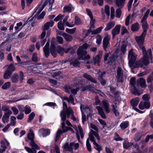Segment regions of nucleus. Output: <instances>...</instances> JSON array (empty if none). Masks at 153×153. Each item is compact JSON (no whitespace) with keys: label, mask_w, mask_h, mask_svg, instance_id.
<instances>
[{"label":"nucleus","mask_w":153,"mask_h":153,"mask_svg":"<svg viewBox=\"0 0 153 153\" xmlns=\"http://www.w3.org/2000/svg\"><path fill=\"white\" fill-rule=\"evenodd\" d=\"M142 52L143 57L136 64V68L142 67L143 65H147L149 64V59H152V52L150 48L148 49L147 51L145 50Z\"/></svg>","instance_id":"f257e3e1"},{"label":"nucleus","mask_w":153,"mask_h":153,"mask_svg":"<svg viewBox=\"0 0 153 153\" xmlns=\"http://www.w3.org/2000/svg\"><path fill=\"white\" fill-rule=\"evenodd\" d=\"M137 55L132 51L130 50L128 52V59L129 60V65L131 69L136 68V64L135 65L134 62L136 60Z\"/></svg>","instance_id":"f03ea898"},{"label":"nucleus","mask_w":153,"mask_h":153,"mask_svg":"<svg viewBox=\"0 0 153 153\" xmlns=\"http://www.w3.org/2000/svg\"><path fill=\"white\" fill-rule=\"evenodd\" d=\"M79 147V143L75 142L70 143L69 144L68 143H66L63 146L64 150L69 151L71 153L74 152L73 150H76Z\"/></svg>","instance_id":"7ed1b4c3"},{"label":"nucleus","mask_w":153,"mask_h":153,"mask_svg":"<svg viewBox=\"0 0 153 153\" xmlns=\"http://www.w3.org/2000/svg\"><path fill=\"white\" fill-rule=\"evenodd\" d=\"M146 35L142 33L140 36L135 37L136 41L138 44V48L142 50V51L146 50L145 47L143 46L144 39Z\"/></svg>","instance_id":"20e7f679"},{"label":"nucleus","mask_w":153,"mask_h":153,"mask_svg":"<svg viewBox=\"0 0 153 153\" xmlns=\"http://www.w3.org/2000/svg\"><path fill=\"white\" fill-rule=\"evenodd\" d=\"M150 12V11L149 9L147 10L144 16L141 20V22L142 23V27L143 30V32L142 33L143 34L146 35V34L147 30L148 28V26L146 20Z\"/></svg>","instance_id":"39448f33"},{"label":"nucleus","mask_w":153,"mask_h":153,"mask_svg":"<svg viewBox=\"0 0 153 153\" xmlns=\"http://www.w3.org/2000/svg\"><path fill=\"white\" fill-rule=\"evenodd\" d=\"M79 88L78 85H74L72 86L65 87V90L66 92L70 93L71 92L72 94L76 95L79 90Z\"/></svg>","instance_id":"423d86ee"},{"label":"nucleus","mask_w":153,"mask_h":153,"mask_svg":"<svg viewBox=\"0 0 153 153\" xmlns=\"http://www.w3.org/2000/svg\"><path fill=\"white\" fill-rule=\"evenodd\" d=\"M63 110L61 112L60 116L61 120L63 121H64L66 120V111L70 107L67 108V105L65 102H63Z\"/></svg>","instance_id":"0eeeda50"},{"label":"nucleus","mask_w":153,"mask_h":153,"mask_svg":"<svg viewBox=\"0 0 153 153\" xmlns=\"http://www.w3.org/2000/svg\"><path fill=\"white\" fill-rule=\"evenodd\" d=\"M73 128L76 131V137L79 142H80V138L79 135V131H79V133L80 134V136L82 138H83L84 137V134L83 133V130L81 127L80 126H78V128H77V126H76L73 127Z\"/></svg>","instance_id":"6e6552de"},{"label":"nucleus","mask_w":153,"mask_h":153,"mask_svg":"<svg viewBox=\"0 0 153 153\" xmlns=\"http://www.w3.org/2000/svg\"><path fill=\"white\" fill-rule=\"evenodd\" d=\"M150 107V103L149 101H142L138 105L140 109L143 110L144 109H148Z\"/></svg>","instance_id":"1a4fd4ad"},{"label":"nucleus","mask_w":153,"mask_h":153,"mask_svg":"<svg viewBox=\"0 0 153 153\" xmlns=\"http://www.w3.org/2000/svg\"><path fill=\"white\" fill-rule=\"evenodd\" d=\"M90 126L91 128L94 129L95 131L91 129V132L89 133V134H91L93 135L94 134V136L96 137L98 140H99L100 139V137L99 136V135L98 133V129L96 126L93 124H91Z\"/></svg>","instance_id":"9d476101"},{"label":"nucleus","mask_w":153,"mask_h":153,"mask_svg":"<svg viewBox=\"0 0 153 153\" xmlns=\"http://www.w3.org/2000/svg\"><path fill=\"white\" fill-rule=\"evenodd\" d=\"M89 139L90 140L93 142V144H94V148L97 150L99 153L102 150V149L101 147L94 140V137L91 134H89Z\"/></svg>","instance_id":"9b49d317"},{"label":"nucleus","mask_w":153,"mask_h":153,"mask_svg":"<svg viewBox=\"0 0 153 153\" xmlns=\"http://www.w3.org/2000/svg\"><path fill=\"white\" fill-rule=\"evenodd\" d=\"M110 39V37L108 35L106 36L103 40V47L105 51H107V49L109 46L110 43L109 41Z\"/></svg>","instance_id":"f8f14e48"},{"label":"nucleus","mask_w":153,"mask_h":153,"mask_svg":"<svg viewBox=\"0 0 153 153\" xmlns=\"http://www.w3.org/2000/svg\"><path fill=\"white\" fill-rule=\"evenodd\" d=\"M117 75L116 78L117 81L119 82H123L124 79L123 76V71L121 69L118 67L117 71Z\"/></svg>","instance_id":"ddd939ff"},{"label":"nucleus","mask_w":153,"mask_h":153,"mask_svg":"<svg viewBox=\"0 0 153 153\" xmlns=\"http://www.w3.org/2000/svg\"><path fill=\"white\" fill-rule=\"evenodd\" d=\"M137 85L142 88H145L146 87V80L143 78H140L137 80Z\"/></svg>","instance_id":"4468645a"},{"label":"nucleus","mask_w":153,"mask_h":153,"mask_svg":"<svg viewBox=\"0 0 153 153\" xmlns=\"http://www.w3.org/2000/svg\"><path fill=\"white\" fill-rule=\"evenodd\" d=\"M101 105L104 108L106 113H109L110 111L109 108V104L108 101L105 100H102Z\"/></svg>","instance_id":"2eb2a0df"},{"label":"nucleus","mask_w":153,"mask_h":153,"mask_svg":"<svg viewBox=\"0 0 153 153\" xmlns=\"http://www.w3.org/2000/svg\"><path fill=\"white\" fill-rule=\"evenodd\" d=\"M50 52L53 56L55 58L57 55V51H56V47L54 43L51 41L50 47Z\"/></svg>","instance_id":"dca6fc26"},{"label":"nucleus","mask_w":153,"mask_h":153,"mask_svg":"<svg viewBox=\"0 0 153 153\" xmlns=\"http://www.w3.org/2000/svg\"><path fill=\"white\" fill-rule=\"evenodd\" d=\"M120 27L121 25H116L112 29L111 33L113 37L119 33Z\"/></svg>","instance_id":"f3484780"},{"label":"nucleus","mask_w":153,"mask_h":153,"mask_svg":"<svg viewBox=\"0 0 153 153\" xmlns=\"http://www.w3.org/2000/svg\"><path fill=\"white\" fill-rule=\"evenodd\" d=\"M102 29V27H100L92 31L91 28H90L88 30V33L86 34V36H87L88 34L91 33V34H96L99 33L101 32Z\"/></svg>","instance_id":"a211bd4d"},{"label":"nucleus","mask_w":153,"mask_h":153,"mask_svg":"<svg viewBox=\"0 0 153 153\" xmlns=\"http://www.w3.org/2000/svg\"><path fill=\"white\" fill-rule=\"evenodd\" d=\"M50 131L48 129L41 128L39 130V133L43 137H46L50 134Z\"/></svg>","instance_id":"6ab92c4d"},{"label":"nucleus","mask_w":153,"mask_h":153,"mask_svg":"<svg viewBox=\"0 0 153 153\" xmlns=\"http://www.w3.org/2000/svg\"><path fill=\"white\" fill-rule=\"evenodd\" d=\"M66 114L67 117L69 118L70 116L71 117V119L74 121H76V119L73 115V111L72 109L69 108L66 111Z\"/></svg>","instance_id":"aec40b11"},{"label":"nucleus","mask_w":153,"mask_h":153,"mask_svg":"<svg viewBox=\"0 0 153 153\" xmlns=\"http://www.w3.org/2000/svg\"><path fill=\"white\" fill-rule=\"evenodd\" d=\"M9 143L6 140L1 141V146L2 148V149H0V153H2L5 151V149L7 148V146H9Z\"/></svg>","instance_id":"412c9836"},{"label":"nucleus","mask_w":153,"mask_h":153,"mask_svg":"<svg viewBox=\"0 0 153 153\" xmlns=\"http://www.w3.org/2000/svg\"><path fill=\"white\" fill-rule=\"evenodd\" d=\"M69 18V16H67L63 20V23L65 24L66 26L69 27H73L74 26L73 21L70 22V23L67 21L68 19Z\"/></svg>","instance_id":"4be33fe9"},{"label":"nucleus","mask_w":153,"mask_h":153,"mask_svg":"<svg viewBox=\"0 0 153 153\" xmlns=\"http://www.w3.org/2000/svg\"><path fill=\"white\" fill-rule=\"evenodd\" d=\"M49 42H47L43 48V51L45 53V56L47 58L48 57L50 54L49 49Z\"/></svg>","instance_id":"5701e85b"},{"label":"nucleus","mask_w":153,"mask_h":153,"mask_svg":"<svg viewBox=\"0 0 153 153\" xmlns=\"http://www.w3.org/2000/svg\"><path fill=\"white\" fill-rule=\"evenodd\" d=\"M102 54V52L100 51L99 52L98 54L96 55L95 57L93 58L94 62L95 64L99 63L100 62Z\"/></svg>","instance_id":"b1692460"},{"label":"nucleus","mask_w":153,"mask_h":153,"mask_svg":"<svg viewBox=\"0 0 153 153\" xmlns=\"http://www.w3.org/2000/svg\"><path fill=\"white\" fill-rule=\"evenodd\" d=\"M80 108L82 114L85 113L88 114L90 112V109L88 106H85L83 105H81Z\"/></svg>","instance_id":"393cba45"},{"label":"nucleus","mask_w":153,"mask_h":153,"mask_svg":"<svg viewBox=\"0 0 153 153\" xmlns=\"http://www.w3.org/2000/svg\"><path fill=\"white\" fill-rule=\"evenodd\" d=\"M139 98L137 97L132 99L130 101V103L133 109L134 108H136L135 107L137 105L139 101Z\"/></svg>","instance_id":"a878e982"},{"label":"nucleus","mask_w":153,"mask_h":153,"mask_svg":"<svg viewBox=\"0 0 153 153\" xmlns=\"http://www.w3.org/2000/svg\"><path fill=\"white\" fill-rule=\"evenodd\" d=\"M131 91L133 94L136 95H140L142 94L143 90H138L134 87H132L131 89Z\"/></svg>","instance_id":"bb28decb"},{"label":"nucleus","mask_w":153,"mask_h":153,"mask_svg":"<svg viewBox=\"0 0 153 153\" xmlns=\"http://www.w3.org/2000/svg\"><path fill=\"white\" fill-rule=\"evenodd\" d=\"M111 106L112 107V110L116 116H118L119 115V108L117 105H112Z\"/></svg>","instance_id":"cd10ccee"},{"label":"nucleus","mask_w":153,"mask_h":153,"mask_svg":"<svg viewBox=\"0 0 153 153\" xmlns=\"http://www.w3.org/2000/svg\"><path fill=\"white\" fill-rule=\"evenodd\" d=\"M125 1L124 0H116V5L120 8H122L124 5Z\"/></svg>","instance_id":"c85d7f7f"},{"label":"nucleus","mask_w":153,"mask_h":153,"mask_svg":"<svg viewBox=\"0 0 153 153\" xmlns=\"http://www.w3.org/2000/svg\"><path fill=\"white\" fill-rule=\"evenodd\" d=\"M62 127L63 130L62 132H66L68 130L71 131L73 133H74V132L72 128L68 127H65V123L63 122L62 123Z\"/></svg>","instance_id":"c756f323"},{"label":"nucleus","mask_w":153,"mask_h":153,"mask_svg":"<svg viewBox=\"0 0 153 153\" xmlns=\"http://www.w3.org/2000/svg\"><path fill=\"white\" fill-rule=\"evenodd\" d=\"M29 133L27 134V138L30 141L34 140V134L33 130L30 128L29 130Z\"/></svg>","instance_id":"7c9ffc66"},{"label":"nucleus","mask_w":153,"mask_h":153,"mask_svg":"<svg viewBox=\"0 0 153 153\" xmlns=\"http://www.w3.org/2000/svg\"><path fill=\"white\" fill-rule=\"evenodd\" d=\"M96 108L97 110L98 113L101 117L104 119L105 118L106 116L102 108L100 106H97L96 107Z\"/></svg>","instance_id":"2f4dec72"},{"label":"nucleus","mask_w":153,"mask_h":153,"mask_svg":"<svg viewBox=\"0 0 153 153\" xmlns=\"http://www.w3.org/2000/svg\"><path fill=\"white\" fill-rule=\"evenodd\" d=\"M83 76L84 78L92 82L95 83H97V81L94 79L93 78L92 76L89 75L87 74H84Z\"/></svg>","instance_id":"473e14b6"},{"label":"nucleus","mask_w":153,"mask_h":153,"mask_svg":"<svg viewBox=\"0 0 153 153\" xmlns=\"http://www.w3.org/2000/svg\"><path fill=\"white\" fill-rule=\"evenodd\" d=\"M54 22L50 21L46 23L44 26V29L45 30H48L50 27H52L53 25Z\"/></svg>","instance_id":"72a5a7b5"},{"label":"nucleus","mask_w":153,"mask_h":153,"mask_svg":"<svg viewBox=\"0 0 153 153\" xmlns=\"http://www.w3.org/2000/svg\"><path fill=\"white\" fill-rule=\"evenodd\" d=\"M77 54L79 58H82L83 56L85 55L87 53V51L85 50H79V49H78Z\"/></svg>","instance_id":"f704fd0d"},{"label":"nucleus","mask_w":153,"mask_h":153,"mask_svg":"<svg viewBox=\"0 0 153 153\" xmlns=\"http://www.w3.org/2000/svg\"><path fill=\"white\" fill-rule=\"evenodd\" d=\"M11 114H4L2 118L3 123L5 124L7 123L9 121L10 116Z\"/></svg>","instance_id":"c9c22d12"},{"label":"nucleus","mask_w":153,"mask_h":153,"mask_svg":"<svg viewBox=\"0 0 153 153\" xmlns=\"http://www.w3.org/2000/svg\"><path fill=\"white\" fill-rule=\"evenodd\" d=\"M29 145L31 147L32 149L39 150L40 149L39 146L35 143L34 140L30 141L29 143Z\"/></svg>","instance_id":"e433bc0d"},{"label":"nucleus","mask_w":153,"mask_h":153,"mask_svg":"<svg viewBox=\"0 0 153 153\" xmlns=\"http://www.w3.org/2000/svg\"><path fill=\"white\" fill-rule=\"evenodd\" d=\"M12 82L14 83L17 82L19 79V76L16 74H14L12 76L11 78Z\"/></svg>","instance_id":"4c0bfd02"},{"label":"nucleus","mask_w":153,"mask_h":153,"mask_svg":"<svg viewBox=\"0 0 153 153\" xmlns=\"http://www.w3.org/2000/svg\"><path fill=\"white\" fill-rule=\"evenodd\" d=\"M115 25V23L114 22H112L108 23L106 27L105 28V31H107L110 30Z\"/></svg>","instance_id":"58836bf2"},{"label":"nucleus","mask_w":153,"mask_h":153,"mask_svg":"<svg viewBox=\"0 0 153 153\" xmlns=\"http://www.w3.org/2000/svg\"><path fill=\"white\" fill-rule=\"evenodd\" d=\"M12 72L6 70L4 72V74L3 78L5 79H9L11 76L12 75Z\"/></svg>","instance_id":"ea45409f"},{"label":"nucleus","mask_w":153,"mask_h":153,"mask_svg":"<svg viewBox=\"0 0 153 153\" xmlns=\"http://www.w3.org/2000/svg\"><path fill=\"white\" fill-rule=\"evenodd\" d=\"M2 109L5 112L4 114H12V112L9 109V108L7 106H2Z\"/></svg>","instance_id":"a19ab883"},{"label":"nucleus","mask_w":153,"mask_h":153,"mask_svg":"<svg viewBox=\"0 0 153 153\" xmlns=\"http://www.w3.org/2000/svg\"><path fill=\"white\" fill-rule=\"evenodd\" d=\"M73 9V6L71 4H69L64 7V12H71Z\"/></svg>","instance_id":"79ce46f5"},{"label":"nucleus","mask_w":153,"mask_h":153,"mask_svg":"<svg viewBox=\"0 0 153 153\" xmlns=\"http://www.w3.org/2000/svg\"><path fill=\"white\" fill-rule=\"evenodd\" d=\"M128 126V121L122 122L120 125V128L123 130H124L127 128Z\"/></svg>","instance_id":"37998d69"},{"label":"nucleus","mask_w":153,"mask_h":153,"mask_svg":"<svg viewBox=\"0 0 153 153\" xmlns=\"http://www.w3.org/2000/svg\"><path fill=\"white\" fill-rule=\"evenodd\" d=\"M139 28V25L137 23H136L132 25L131 30L133 31H136L138 30Z\"/></svg>","instance_id":"c03bdc74"},{"label":"nucleus","mask_w":153,"mask_h":153,"mask_svg":"<svg viewBox=\"0 0 153 153\" xmlns=\"http://www.w3.org/2000/svg\"><path fill=\"white\" fill-rule=\"evenodd\" d=\"M64 37L65 39L68 42L71 41L73 39V37L71 35L66 33L64 35Z\"/></svg>","instance_id":"a18cd8bd"},{"label":"nucleus","mask_w":153,"mask_h":153,"mask_svg":"<svg viewBox=\"0 0 153 153\" xmlns=\"http://www.w3.org/2000/svg\"><path fill=\"white\" fill-rule=\"evenodd\" d=\"M57 52L61 56H62L64 52V49L62 47L59 46L57 49Z\"/></svg>","instance_id":"49530a36"},{"label":"nucleus","mask_w":153,"mask_h":153,"mask_svg":"<svg viewBox=\"0 0 153 153\" xmlns=\"http://www.w3.org/2000/svg\"><path fill=\"white\" fill-rule=\"evenodd\" d=\"M70 64L71 65H72L74 67L78 66L80 64V62L77 60H73L70 62Z\"/></svg>","instance_id":"de8ad7c7"},{"label":"nucleus","mask_w":153,"mask_h":153,"mask_svg":"<svg viewBox=\"0 0 153 153\" xmlns=\"http://www.w3.org/2000/svg\"><path fill=\"white\" fill-rule=\"evenodd\" d=\"M24 148L28 153H36V151L35 149H33L27 146H25Z\"/></svg>","instance_id":"09e8293b"},{"label":"nucleus","mask_w":153,"mask_h":153,"mask_svg":"<svg viewBox=\"0 0 153 153\" xmlns=\"http://www.w3.org/2000/svg\"><path fill=\"white\" fill-rule=\"evenodd\" d=\"M89 137L87 139L86 141V146L87 148V149L88 150L89 152H91V146L90 144L89 143Z\"/></svg>","instance_id":"8fccbe9b"},{"label":"nucleus","mask_w":153,"mask_h":153,"mask_svg":"<svg viewBox=\"0 0 153 153\" xmlns=\"http://www.w3.org/2000/svg\"><path fill=\"white\" fill-rule=\"evenodd\" d=\"M11 86V83L10 82H5L2 86V88L3 89H6L9 88Z\"/></svg>","instance_id":"3c124183"},{"label":"nucleus","mask_w":153,"mask_h":153,"mask_svg":"<svg viewBox=\"0 0 153 153\" xmlns=\"http://www.w3.org/2000/svg\"><path fill=\"white\" fill-rule=\"evenodd\" d=\"M123 145L124 148L128 149L133 145V143H129L126 141H125L123 143Z\"/></svg>","instance_id":"603ef678"},{"label":"nucleus","mask_w":153,"mask_h":153,"mask_svg":"<svg viewBox=\"0 0 153 153\" xmlns=\"http://www.w3.org/2000/svg\"><path fill=\"white\" fill-rule=\"evenodd\" d=\"M90 28H93L94 27V23L95 21V19L93 18V17L92 16L90 17Z\"/></svg>","instance_id":"864d4df0"},{"label":"nucleus","mask_w":153,"mask_h":153,"mask_svg":"<svg viewBox=\"0 0 153 153\" xmlns=\"http://www.w3.org/2000/svg\"><path fill=\"white\" fill-rule=\"evenodd\" d=\"M16 117L13 116H12L11 117V122L10 123L8 124H10V126H14L16 125Z\"/></svg>","instance_id":"5fc2aeb1"},{"label":"nucleus","mask_w":153,"mask_h":153,"mask_svg":"<svg viewBox=\"0 0 153 153\" xmlns=\"http://www.w3.org/2000/svg\"><path fill=\"white\" fill-rule=\"evenodd\" d=\"M126 47L127 45L126 44H123L121 46L120 50L121 52L123 53V54H124L125 52L127 51L126 49Z\"/></svg>","instance_id":"6e6d98bb"},{"label":"nucleus","mask_w":153,"mask_h":153,"mask_svg":"<svg viewBox=\"0 0 153 153\" xmlns=\"http://www.w3.org/2000/svg\"><path fill=\"white\" fill-rule=\"evenodd\" d=\"M24 110L25 113L26 114H29L31 111V110L30 107L27 105H26L25 107Z\"/></svg>","instance_id":"4d7b16f0"},{"label":"nucleus","mask_w":153,"mask_h":153,"mask_svg":"<svg viewBox=\"0 0 153 153\" xmlns=\"http://www.w3.org/2000/svg\"><path fill=\"white\" fill-rule=\"evenodd\" d=\"M76 28H74L72 29L67 28L66 29L65 31L68 33L73 34L76 31Z\"/></svg>","instance_id":"13d9d810"},{"label":"nucleus","mask_w":153,"mask_h":153,"mask_svg":"<svg viewBox=\"0 0 153 153\" xmlns=\"http://www.w3.org/2000/svg\"><path fill=\"white\" fill-rule=\"evenodd\" d=\"M121 15V10L120 8H118L116 11V17L118 18H120Z\"/></svg>","instance_id":"bf43d9fd"},{"label":"nucleus","mask_w":153,"mask_h":153,"mask_svg":"<svg viewBox=\"0 0 153 153\" xmlns=\"http://www.w3.org/2000/svg\"><path fill=\"white\" fill-rule=\"evenodd\" d=\"M81 21L80 19L76 16H75V21L74 23V26L75 25H79L81 24Z\"/></svg>","instance_id":"052dcab7"},{"label":"nucleus","mask_w":153,"mask_h":153,"mask_svg":"<svg viewBox=\"0 0 153 153\" xmlns=\"http://www.w3.org/2000/svg\"><path fill=\"white\" fill-rule=\"evenodd\" d=\"M22 25V23L21 22H20L19 23H17L16 24V26L15 27V29L18 32L22 28V27H20Z\"/></svg>","instance_id":"680f3d73"},{"label":"nucleus","mask_w":153,"mask_h":153,"mask_svg":"<svg viewBox=\"0 0 153 153\" xmlns=\"http://www.w3.org/2000/svg\"><path fill=\"white\" fill-rule=\"evenodd\" d=\"M15 70V68L12 64H10L9 65L7 69V70H8V71L11 72L12 73Z\"/></svg>","instance_id":"e2e57ef3"},{"label":"nucleus","mask_w":153,"mask_h":153,"mask_svg":"<svg viewBox=\"0 0 153 153\" xmlns=\"http://www.w3.org/2000/svg\"><path fill=\"white\" fill-rule=\"evenodd\" d=\"M68 102L69 103H71L73 105H75L74 97L73 95L71 94H70L69 96Z\"/></svg>","instance_id":"0e129e2a"},{"label":"nucleus","mask_w":153,"mask_h":153,"mask_svg":"<svg viewBox=\"0 0 153 153\" xmlns=\"http://www.w3.org/2000/svg\"><path fill=\"white\" fill-rule=\"evenodd\" d=\"M69 52L71 54H72L74 53V51L73 49L71 47L68 48L66 49L65 50H64V52H65V53H67Z\"/></svg>","instance_id":"69168bd1"},{"label":"nucleus","mask_w":153,"mask_h":153,"mask_svg":"<svg viewBox=\"0 0 153 153\" xmlns=\"http://www.w3.org/2000/svg\"><path fill=\"white\" fill-rule=\"evenodd\" d=\"M57 27L58 28L61 30H64L65 29L63 23H62V22H59L58 23Z\"/></svg>","instance_id":"338daca9"},{"label":"nucleus","mask_w":153,"mask_h":153,"mask_svg":"<svg viewBox=\"0 0 153 153\" xmlns=\"http://www.w3.org/2000/svg\"><path fill=\"white\" fill-rule=\"evenodd\" d=\"M35 116V113L32 112L29 115V118L28 120V122H30V121L32 120L34 118V117Z\"/></svg>","instance_id":"774afa93"}]
</instances>
